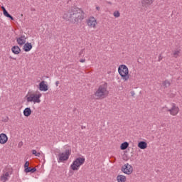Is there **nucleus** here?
I'll return each instance as SVG.
<instances>
[{
  "label": "nucleus",
  "mask_w": 182,
  "mask_h": 182,
  "mask_svg": "<svg viewBox=\"0 0 182 182\" xmlns=\"http://www.w3.org/2000/svg\"><path fill=\"white\" fill-rule=\"evenodd\" d=\"M16 42L18 45L22 46V45H25V43H26V38L25 36H21V37L16 38Z\"/></svg>",
  "instance_id": "obj_10"
},
{
  "label": "nucleus",
  "mask_w": 182,
  "mask_h": 182,
  "mask_svg": "<svg viewBox=\"0 0 182 182\" xmlns=\"http://www.w3.org/2000/svg\"><path fill=\"white\" fill-rule=\"evenodd\" d=\"M55 85H56V86H59V81H56V82H55Z\"/></svg>",
  "instance_id": "obj_32"
},
{
  "label": "nucleus",
  "mask_w": 182,
  "mask_h": 182,
  "mask_svg": "<svg viewBox=\"0 0 182 182\" xmlns=\"http://www.w3.org/2000/svg\"><path fill=\"white\" fill-rule=\"evenodd\" d=\"M85 11L82 9L71 7L67 13L64 14L63 18L71 23L77 25L85 19Z\"/></svg>",
  "instance_id": "obj_1"
},
{
  "label": "nucleus",
  "mask_w": 182,
  "mask_h": 182,
  "mask_svg": "<svg viewBox=\"0 0 182 182\" xmlns=\"http://www.w3.org/2000/svg\"><path fill=\"white\" fill-rule=\"evenodd\" d=\"M1 9H2V11H3V13H4V11H6V9H5V6H1Z\"/></svg>",
  "instance_id": "obj_30"
},
{
  "label": "nucleus",
  "mask_w": 182,
  "mask_h": 182,
  "mask_svg": "<svg viewBox=\"0 0 182 182\" xmlns=\"http://www.w3.org/2000/svg\"><path fill=\"white\" fill-rule=\"evenodd\" d=\"M121 171L124 174H127L128 176H130V174L133 173V166L127 163L122 166Z\"/></svg>",
  "instance_id": "obj_8"
},
{
  "label": "nucleus",
  "mask_w": 182,
  "mask_h": 182,
  "mask_svg": "<svg viewBox=\"0 0 182 182\" xmlns=\"http://www.w3.org/2000/svg\"><path fill=\"white\" fill-rule=\"evenodd\" d=\"M25 173H35L36 171V168H31V167H27L24 168Z\"/></svg>",
  "instance_id": "obj_18"
},
{
  "label": "nucleus",
  "mask_w": 182,
  "mask_h": 182,
  "mask_svg": "<svg viewBox=\"0 0 182 182\" xmlns=\"http://www.w3.org/2000/svg\"><path fill=\"white\" fill-rule=\"evenodd\" d=\"M32 154H34L36 157H40L41 156V153L36 151V150L33 149L32 150Z\"/></svg>",
  "instance_id": "obj_24"
},
{
  "label": "nucleus",
  "mask_w": 182,
  "mask_h": 182,
  "mask_svg": "<svg viewBox=\"0 0 182 182\" xmlns=\"http://www.w3.org/2000/svg\"><path fill=\"white\" fill-rule=\"evenodd\" d=\"M117 181L118 182H126V177L123 175H118L117 176Z\"/></svg>",
  "instance_id": "obj_19"
},
{
  "label": "nucleus",
  "mask_w": 182,
  "mask_h": 182,
  "mask_svg": "<svg viewBox=\"0 0 182 182\" xmlns=\"http://www.w3.org/2000/svg\"><path fill=\"white\" fill-rule=\"evenodd\" d=\"M154 2V0H142L141 4L142 6H145L147 8V6H150Z\"/></svg>",
  "instance_id": "obj_14"
},
{
  "label": "nucleus",
  "mask_w": 182,
  "mask_h": 182,
  "mask_svg": "<svg viewBox=\"0 0 182 182\" xmlns=\"http://www.w3.org/2000/svg\"><path fill=\"white\" fill-rule=\"evenodd\" d=\"M1 181L6 182L8 181V178H6V176H5L4 175H2L1 176Z\"/></svg>",
  "instance_id": "obj_26"
},
{
  "label": "nucleus",
  "mask_w": 182,
  "mask_h": 182,
  "mask_svg": "<svg viewBox=\"0 0 182 182\" xmlns=\"http://www.w3.org/2000/svg\"><path fill=\"white\" fill-rule=\"evenodd\" d=\"M96 9H97V11H100V7L96 6Z\"/></svg>",
  "instance_id": "obj_33"
},
{
  "label": "nucleus",
  "mask_w": 182,
  "mask_h": 182,
  "mask_svg": "<svg viewBox=\"0 0 182 182\" xmlns=\"http://www.w3.org/2000/svg\"><path fill=\"white\" fill-rule=\"evenodd\" d=\"M70 154H72V149H66L65 152L60 153L58 154V163L69 160Z\"/></svg>",
  "instance_id": "obj_5"
},
{
  "label": "nucleus",
  "mask_w": 182,
  "mask_h": 182,
  "mask_svg": "<svg viewBox=\"0 0 182 182\" xmlns=\"http://www.w3.org/2000/svg\"><path fill=\"white\" fill-rule=\"evenodd\" d=\"M118 73L124 82H127V80L130 79V75H129V68L126 65H119L118 68Z\"/></svg>",
  "instance_id": "obj_3"
},
{
  "label": "nucleus",
  "mask_w": 182,
  "mask_h": 182,
  "mask_svg": "<svg viewBox=\"0 0 182 182\" xmlns=\"http://www.w3.org/2000/svg\"><path fill=\"white\" fill-rule=\"evenodd\" d=\"M8 141V136L6 134L2 133L0 134V144H5Z\"/></svg>",
  "instance_id": "obj_12"
},
{
  "label": "nucleus",
  "mask_w": 182,
  "mask_h": 182,
  "mask_svg": "<svg viewBox=\"0 0 182 182\" xmlns=\"http://www.w3.org/2000/svg\"><path fill=\"white\" fill-rule=\"evenodd\" d=\"M85 161H86V159L84 157H78L73 161V164L70 165V168L73 171H77L79 170L80 166H83L85 164Z\"/></svg>",
  "instance_id": "obj_4"
},
{
  "label": "nucleus",
  "mask_w": 182,
  "mask_h": 182,
  "mask_svg": "<svg viewBox=\"0 0 182 182\" xmlns=\"http://www.w3.org/2000/svg\"><path fill=\"white\" fill-rule=\"evenodd\" d=\"M87 23L88 26H90L91 28H95V26H96V18H95V17H90L87 20Z\"/></svg>",
  "instance_id": "obj_11"
},
{
  "label": "nucleus",
  "mask_w": 182,
  "mask_h": 182,
  "mask_svg": "<svg viewBox=\"0 0 182 182\" xmlns=\"http://www.w3.org/2000/svg\"><path fill=\"white\" fill-rule=\"evenodd\" d=\"M11 51L14 55H19L21 53V48L18 46H14L11 48Z\"/></svg>",
  "instance_id": "obj_15"
},
{
  "label": "nucleus",
  "mask_w": 182,
  "mask_h": 182,
  "mask_svg": "<svg viewBox=\"0 0 182 182\" xmlns=\"http://www.w3.org/2000/svg\"><path fill=\"white\" fill-rule=\"evenodd\" d=\"M163 109H167L166 112H169L171 116H177L178 114V112H180V108L176 105V104L173 103L171 109H168L167 106L163 107Z\"/></svg>",
  "instance_id": "obj_7"
},
{
  "label": "nucleus",
  "mask_w": 182,
  "mask_h": 182,
  "mask_svg": "<svg viewBox=\"0 0 182 182\" xmlns=\"http://www.w3.org/2000/svg\"><path fill=\"white\" fill-rule=\"evenodd\" d=\"M163 86L164 87H170V81L168 80H166L163 82Z\"/></svg>",
  "instance_id": "obj_22"
},
{
  "label": "nucleus",
  "mask_w": 182,
  "mask_h": 182,
  "mask_svg": "<svg viewBox=\"0 0 182 182\" xmlns=\"http://www.w3.org/2000/svg\"><path fill=\"white\" fill-rule=\"evenodd\" d=\"M173 55V58H178L180 56V50H174Z\"/></svg>",
  "instance_id": "obj_23"
},
{
  "label": "nucleus",
  "mask_w": 182,
  "mask_h": 182,
  "mask_svg": "<svg viewBox=\"0 0 182 182\" xmlns=\"http://www.w3.org/2000/svg\"><path fill=\"white\" fill-rule=\"evenodd\" d=\"M10 174H12V171H9L6 172L5 173H3V176H4L6 178H8V177H9Z\"/></svg>",
  "instance_id": "obj_25"
},
{
  "label": "nucleus",
  "mask_w": 182,
  "mask_h": 182,
  "mask_svg": "<svg viewBox=\"0 0 182 182\" xmlns=\"http://www.w3.org/2000/svg\"><path fill=\"white\" fill-rule=\"evenodd\" d=\"M4 16H6V18H9V19H11V21H14V16H12L11 15L9 14V13L8 12V11H6L4 12H3Z\"/></svg>",
  "instance_id": "obj_21"
},
{
  "label": "nucleus",
  "mask_w": 182,
  "mask_h": 182,
  "mask_svg": "<svg viewBox=\"0 0 182 182\" xmlns=\"http://www.w3.org/2000/svg\"><path fill=\"white\" fill-rule=\"evenodd\" d=\"M162 60H163V57L161 56V54H160V55H159V59H158V60H159V62H161Z\"/></svg>",
  "instance_id": "obj_29"
},
{
  "label": "nucleus",
  "mask_w": 182,
  "mask_h": 182,
  "mask_svg": "<svg viewBox=\"0 0 182 182\" xmlns=\"http://www.w3.org/2000/svg\"><path fill=\"white\" fill-rule=\"evenodd\" d=\"M32 114V109H31V107H26L23 110V115L26 116V117H29V116Z\"/></svg>",
  "instance_id": "obj_17"
},
{
  "label": "nucleus",
  "mask_w": 182,
  "mask_h": 182,
  "mask_svg": "<svg viewBox=\"0 0 182 182\" xmlns=\"http://www.w3.org/2000/svg\"><path fill=\"white\" fill-rule=\"evenodd\" d=\"M127 147H129V142H127V141L122 143L120 146L121 150H126V149H127Z\"/></svg>",
  "instance_id": "obj_20"
},
{
  "label": "nucleus",
  "mask_w": 182,
  "mask_h": 182,
  "mask_svg": "<svg viewBox=\"0 0 182 182\" xmlns=\"http://www.w3.org/2000/svg\"><path fill=\"white\" fill-rule=\"evenodd\" d=\"M108 95L109 91H107V82L100 85L97 90L95 92V96L97 99H105V97H107Z\"/></svg>",
  "instance_id": "obj_2"
},
{
  "label": "nucleus",
  "mask_w": 182,
  "mask_h": 182,
  "mask_svg": "<svg viewBox=\"0 0 182 182\" xmlns=\"http://www.w3.org/2000/svg\"><path fill=\"white\" fill-rule=\"evenodd\" d=\"M85 59H81L80 62H81V63H85Z\"/></svg>",
  "instance_id": "obj_31"
},
{
  "label": "nucleus",
  "mask_w": 182,
  "mask_h": 182,
  "mask_svg": "<svg viewBox=\"0 0 182 182\" xmlns=\"http://www.w3.org/2000/svg\"><path fill=\"white\" fill-rule=\"evenodd\" d=\"M41 97H42V94H41V92H38V94H31L27 97V102L41 103Z\"/></svg>",
  "instance_id": "obj_6"
},
{
  "label": "nucleus",
  "mask_w": 182,
  "mask_h": 182,
  "mask_svg": "<svg viewBox=\"0 0 182 182\" xmlns=\"http://www.w3.org/2000/svg\"><path fill=\"white\" fill-rule=\"evenodd\" d=\"M32 48H33L32 43H26L23 46V50H24V52H30Z\"/></svg>",
  "instance_id": "obj_13"
},
{
  "label": "nucleus",
  "mask_w": 182,
  "mask_h": 182,
  "mask_svg": "<svg viewBox=\"0 0 182 182\" xmlns=\"http://www.w3.org/2000/svg\"><path fill=\"white\" fill-rule=\"evenodd\" d=\"M138 147L141 149V150H144L147 149V143L144 141H141L138 143Z\"/></svg>",
  "instance_id": "obj_16"
},
{
  "label": "nucleus",
  "mask_w": 182,
  "mask_h": 182,
  "mask_svg": "<svg viewBox=\"0 0 182 182\" xmlns=\"http://www.w3.org/2000/svg\"><path fill=\"white\" fill-rule=\"evenodd\" d=\"M27 167H29V161H26L24 164V168H27Z\"/></svg>",
  "instance_id": "obj_28"
},
{
  "label": "nucleus",
  "mask_w": 182,
  "mask_h": 182,
  "mask_svg": "<svg viewBox=\"0 0 182 182\" xmlns=\"http://www.w3.org/2000/svg\"><path fill=\"white\" fill-rule=\"evenodd\" d=\"M131 95H132V96H134V92H131Z\"/></svg>",
  "instance_id": "obj_34"
},
{
  "label": "nucleus",
  "mask_w": 182,
  "mask_h": 182,
  "mask_svg": "<svg viewBox=\"0 0 182 182\" xmlns=\"http://www.w3.org/2000/svg\"><path fill=\"white\" fill-rule=\"evenodd\" d=\"M45 83H46L45 80H43L39 83L38 89L39 90H41V92H48V90H49L48 85Z\"/></svg>",
  "instance_id": "obj_9"
},
{
  "label": "nucleus",
  "mask_w": 182,
  "mask_h": 182,
  "mask_svg": "<svg viewBox=\"0 0 182 182\" xmlns=\"http://www.w3.org/2000/svg\"><path fill=\"white\" fill-rule=\"evenodd\" d=\"M114 16L115 18H119V16H120V13H119L118 11H115L114 12Z\"/></svg>",
  "instance_id": "obj_27"
}]
</instances>
